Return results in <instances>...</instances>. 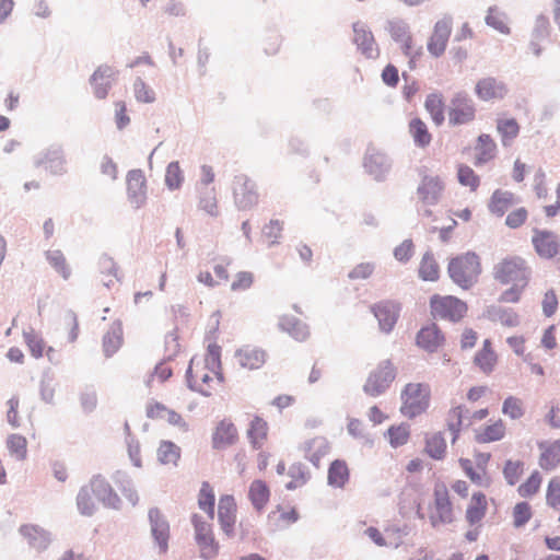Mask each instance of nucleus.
Instances as JSON below:
<instances>
[{
	"label": "nucleus",
	"instance_id": "nucleus-20",
	"mask_svg": "<svg viewBox=\"0 0 560 560\" xmlns=\"http://www.w3.org/2000/svg\"><path fill=\"white\" fill-rule=\"evenodd\" d=\"M211 440L214 448H226L237 442V428L230 419H223L215 425Z\"/></svg>",
	"mask_w": 560,
	"mask_h": 560
},
{
	"label": "nucleus",
	"instance_id": "nucleus-42",
	"mask_svg": "<svg viewBox=\"0 0 560 560\" xmlns=\"http://www.w3.org/2000/svg\"><path fill=\"white\" fill-rule=\"evenodd\" d=\"M424 107L428 110V113L430 114L433 122L436 126H441L445 118L444 117L445 104H444L443 96L438 93H432V94L428 95L425 103H424Z\"/></svg>",
	"mask_w": 560,
	"mask_h": 560
},
{
	"label": "nucleus",
	"instance_id": "nucleus-63",
	"mask_svg": "<svg viewBox=\"0 0 560 560\" xmlns=\"http://www.w3.org/2000/svg\"><path fill=\"white\" fill-rule=\"evenodd\" d=\"M486 22L488 25L494 27L499 32L503 34H509L510 28L506 23L505 15L500 12L498 9L490 8L488 14L486 16Z\"/></svg>",
	"mask_w": 560,
	"mask_h": 560
},
{
	"label": "nucleus",
	"instance_id": "nucleus-46",
	"mask_svg": "<svg viewBox=\"0 0 560 560\" xmlns=\"http://www.w3.org/2000/svg\"><path fill=\"white\" fill-rule=\"evenodd\" d=\"M281 328L299 341H304L310 336L308 328L300 319L285 316L281 319Z\"/></svg>",
	"mask_w": 560,
	"mask_h": 560
},
{
	"label": "nucleus",
	"instance_id": "nucleus-62",
	"mask_svg": "<svg viewBox=\"0 0 560 560\" xmlns=\"http://www.w3.org/2000/svg\"><path fill=\"white\" fill-rule=\"evenodd\" d=\"M133 94L136 100L141 103H153L155 101L154 90L140 78L133 83Z\"/></svg>",
	"mask_w": 560,
	"mask_h": 560
},
{
	"label": "nucleus",
	"instance_id": "nucleus-12",
	"mask_svg": "<svg viewBox=\"0 0 560 560\" xmlns=\"http://www.w3.org/2000/svg\"><path fill=\"white\" fill-rule=\"evenodd\" d=\"M421 180L417 188L419 200L425 205H435L445 189L444 182L438 175H430L424 170L420 172Z\"/></svg>",
	"mask_w": 560,
	"mask_h": 560
},
{
	"label": "nucleus",
	"instance_id": "nucleus-48",
	"mask_svg": "<svg viewBox=\"0 0 560 560\" xmlns=\"http://www.w3.org/2000/svg\"><path fill=\"white\" fill-rule=\"evenodd\" d=\"M489 317L491 320L500 323L506 327H516L520 324L518 314L512 308L492 307L489 310Z\"/></svg>",
	"mask_w": 560,
	"mask_h": 560
},
{
	"label": "nucleus",
	"instance_id": "nucleus-45",
	"mask_svg": "<svg viewBox=\"0 0 560 560\" xmlns=\"http://www.w3.org/2000/svg\"><path fill=\"white\" fill-rule=\"evenodd\" d=\"M419 277L423 281H436L440 278V267L432 253H425L420 261Z\"/></svg>",
	"mask_w": 560,
	"mask_h": 560
},
{
	"label": "nucleus",
	"instance_id": "nucleus-7",
	"mask_svg": "<svg viewBox=\"0 0 560 560\" xmlns=\"http://www.w3.org/2000/svg\"><path fill=\"white\" fill-rule=\"evenodd\" d=\"M191 522L200 556L206 560L215 558L219 552V544L214 538L211 521H205L201 516L194 514Z\"/></svg>",
	"mask_w": 560,
	"mask_h": 560
},
{
	"label": "nucleus",
	"instance_id": "nucleus-55",
	"mask_svg": "<svg viewBox=\"0 0 560 560\" xmlns=\"http://www.w3.org/2000/svg\"><path fill=\"white\" fill-rule=\"evenodd\" d=\"M7 446L12 456L19 460L26 458L27 441L20 434H11L7 440Z\"/></svg>",
	"mask_w": 560,
	"mask_h": 560
},
{
	"label": "nucleus",
	"instance_id": "nucleus-56",
	"mask_svg": "<svg viewBox=\"0 0 560 560\" xmlns=\"http://www.w3.org/2000/svg\"><path fill=\"white\" fill-rule=\"evenodd\" d=\"M457 178L460 185L469 187L471 191H476L480 185L479 176L470 166L465 164L458 165Z\"/></svg>",
	"mask_w": 560,
	"mask_h": 560
},
{
	"label": "nucleus",
	"instance_id": "nucleus-15",
	"mask_svg": "<svg viewBox=\"0 0 560 560\" xmlns=\"http://www.w3.org/2000/svg\"><path fill=\"white\" fill-rule=\"evenodd\" d=\"M127 197L135 209L141 208L147 200V178L141 170H131L127 174Z\"/></svg>",
	"mask_w": 560,
	"mask_h": 560
},
{
	"label": "nucleus",
	"instance_id": "nucleus-38",
	"mask_svg": "<svg viewBox=\"0 0 560 560\" xmlns=\"http://www.w3.org/2000/svg\"><path fill=\"white\" fill-rule=\"evenodd\" d=\"M525 472V462L518 458H508L502 466L505 482L513 487L517 485Z\"/></svg>",
	"mask_w": 560,
	"mask_h": 560
},
{
	"label": "nucleus",
	"instance_id": "nucleus-36",
	"mask_svg": "<svg viewBox=\"0 0 560 560\" xmlns=\"http://www.w3.org/2000/svg\"><path fill=\"white\" fill-rule=\"evenodd\" d=\"M350 478V470L347 463L342 459L334 460L328 468V485L334 488H343Z\"/></svg>",
	"mask_w": 560,
	"mask_h": 560
},
{
	"label": "nucleus",
	"instance_id": "nucleus-4",
	"mask_svg": "<svg viewBox=\"0 0 560 560\" xmlns=\"http://www.w3.org/2000/svg\"><path fill=\"white\" fill-rule=\"evenodd\" d=\"M428 520L433 527L452 524L455 521L454 505L445 483L434 485L432 501L428 506Z\"/></svg>",
	"mask_w": 560,
	"mask_h": 560
},
{
	"label": "nucleus",
	"instance_id": "nucleus-29",
	"mask_svg": "<svg viewBox=\"0 0 560 560\" xmlns=\"http://www.w3.org/2000/svg\"><path fill=\"white\" fill-rule=\"evenodd\" d=\"M268 422L260 416H254L246 430V436L252 447L255 450L261 448L268 440Z\"/></svg>",
	"mask_w": 560,
	"mask_h": 560
},
{
	"label": "nucleus",
	"instance_id": "nucleus-24",
	"mask_svg": "<svg viewBox=\"0 0 560 560\" xmlns=\"http://www.w3.org/2000/svg\"><path fill=\"white\" fill-rule=\"evenodd\" d=\"M116 71L109 66L98 67L91 77L94 95L104 100L109 92L112 82L114 81Z\"/></svg>",
	"mask_w": 560,
	"mask_h": 560
},
{
	"label": "nucleus",
	"instance_id": "nucleus-3",
	"mask_svg": "<svg viewBox=\"0 0 560 560\" xmlns=\"http://www.w3.org/2000/svg\"><path fill=\"white\" fill-rule=\"evenodd\" d=\"M481 271L480 257L474 252L459 254L451 258L447 265L450 278L463 290L472 288L478 282Z\"/></svg>",
	"mask_w": 560,
	"mask_h": 560
},
{
	"label": "nucleus",
	"instance_id": "nucleus-16",
	"mask_svg": "<svg viewBox=\"0 0 560 560\" xmlns=\"http://www.w3.org/2000/svg\"><path fill=\"white\" fill-rule=\"evenodd\" d=\"M152 537L158 545L159 553L165 555L168 550V540L171 537L170 524L160 510L151 509L149 511Z\"/></svg>",
	"mask_w": 560,
	"mask_h": 560
},
{
	"label": "nucleus",
	"instance_id": "nucleus-59",
	"mask_svg": "<svg viewBox=\"0 0 560 560\" xmlns=\"http://www.w3.org/2000/svg\"><path fill=\"white\" fill-rule=\"evenodd\" d=\"M291 480L285 485L288 490H294L304 486L308 480V474L301 464L292 465L289 469Z\"/></svg>",
	"mask_w": 560,
	"mask_h": 560
},
{
	"label": "nucleus",
	"instance_id": "nucleus-57",
	"mask_svg": "<svg viewBox=\"0 0 560 560\" xmlns=\"http://www.w3.org/2000/svg\"><path fill=\"white\" fill-rule=\"evenodd\" d=\"M425 452L434 459H442L446 453V442L442 434L435 433L427 440Z\"/></svg>",
	"mask_w": 560,
	"mask_h": 560
},
{
	"label": "nucleus",
	"instance_id": "nucleus-61",
	"mask_svg": "<svg viewBox=\"0 0 560 560\" xmlns=\"http://www.w3.org/2000/svg\"><path fill=\"white\" fill-rule=\"evenodd\" d=\"M96 499L89 486H84L78 494V508L84 515H91L95 510Z\"/></svg>",
	"mask_w": 560,
	"mask_h": 560
},
{
	"label": "nucleus",
	"instance_id": "nucleus-33",
	"mask_svg": "<svg viewBox=\"0 0 560 560\" xmlns=\"http://www.w3.org/2000/svg\"><path fill=\"white\" fill-rule=\"evenodd\" d=\"M96 501H101L108 505H115L118 497L114 493L110 485L101 476L94 477L88 485Z\"/></svg>",
	"mask_w": 560,
	"mask_h": 560
},
{
	"label": "nucleus",
	"instance_id": "nucleus-52",
	"mask_svg": "<svg viewBox=\"0 0 560 560\" xmlns=\"http://www.w3.org/2000/svg\"><path fill=\"white\" fill-rule=\"evenodd\" d=\"M122 343V331L120 327H112L103 338V349L107 357L117 352Z\"/></svg>",
	"mask_w": 560,
	"mask_h": 560
},
{
	"label": "nucleus",
	"instance_id": "nucleus-50",
	"mask_svg": "<svg viewBox=\"0 0 560 560\" xmlns=\"http://www.w3.org/2000/svg\"><path fill=\"white\" fill-rule=\"evenodd\" d=\"M526 407L524 400L520 397L510 395L502 404V413L512 420H518L524 417Z\"/></svg>",
	"mask_w": 560,
	"mask_h": 560
},
{
	"label": "nucleus",
	"instance_id": "nucleus-34",
	"mask_svg": "<svg viewBox=\"0 0 560 560\" xmlns=\"http://www.w3.org/2000/svg\"><path fill=\"white\" fill-rule=\"evenodd\" d=\"M474 362L486 374H490L494 370L498 354L489 339L483 340L482 348L476 353Z\"/></svg>",
	"mask_w": 560,
	"mask_h": 560
},
{
	"label": "nucleus",
	"instance_id": "nucleus-19",
	"mask_svg": "<svg viewBox=\"0 0 560 560\" xmlns=\"http://www.w3.org/2000/svg\"><path fill=\"white\" fill-rule=\"evenodd\" d=\"M237 504L233 495L224 494L219 499L218 518L221 529L231 536L236 523Z\"/></svg>",
	"mask_w": 560,
	"mask_h": 560
},
{
	"label": "nucleus",
	"instance_id": "nucleus-39",
	"mask_svg": "<svg viewBox=\"0 0 560 560\" xmlns=\"http://www.w3.org/2000/svg\"><path fill=\"white\" fill-rule=\"evenodd\" d=\"M299 518V513L294 508L284 509L278 506L268 515V521L275 528H282L295 523Z\"/></svg>",
	"mask_w": 560,
	"mask_h": 560
},
{
	"label": "nucleus",
	"instance_id": "nucleus-64",
	"mask_svg": "<svg viewBox=\"0 0 560 560\" xmlns=\"http://www.w3.org/2000/svg\"><path fill=\"white\" fill-rule=\"evenodd\" d=\"M173 409L158 400H151L145 407V415L152 420H165Z\"/></svg>",
	"mask_w": 560,
	"mask_h": 560
},
{
	"label": "nucleus",
	"instance_id": "nucleus-22",
	"mask_svg": "<svg viewBox=\"0 0 560 560\" xmlns=\"http://www.w3.org/2000/svg\"><path fill=\"white\" fill-rule=\"evenodd\" d=\"M235 359L243 369L258 370L266 363L267 354L265 350L247 345L235 352Z\"/></svg>",
	"mask_w": 560,
	"mask_h": 560
},
{
	"label": "nucleus",
	"instance_id": "nucleus-9",
	"mask_svg": "<svg viewBox=\"0 0 560 560\" xmlns=\"http://www.w3.org/2000/svg\"><path fill=\"white\" fill-rule=\"evenodd\" d=\"M396 377V369L389 360L381 362L369 375L364 390L371 396L384 393Z\"/></svg>",
	"mask_w": 560,
	"mask_h": 560
},
{
	"label": "nucleus",
	"instance_id": "nucleus-32",
	"mask_svg": "<svg viewBox=\"0 0 560 560\" xmlns=\"http://www.w3.org/2000/svg\"><path fill=\"white\" fill-rule=\"evenodd\" d=\"M271 491L265 480L255 479L248 488V499L253 508L258 512H262L269 503Z\"/></svg>",
	"mask_w": 560,
	"mask_h": 560
},
{
	"label": "nucleus",
	"instance_id": "nucleus-21",
	"mask_svg": "<svg viewBox=\"0 0 560 560\" xmlns=\"http://www.w3.org/2000/svg\"><path fill=\"white\" fill-rule=\"evenodd\" d=\"M302 452L308 462L319 467L322 459L330 452V444L325 436H314L303 443Z\"/></svg>",
	"mask_w": 560,
	"mask_h": 560
},
{
	"label": "nucleus",
	"instance_id": "nucleus-31",
	"mask_svg": "<svg viewBox=\"0 0 560 560\" xmlns=\"http://www.w3.org/2000/svg\"><path fill=\"white\" fill-rule=\"evenodd\" d=\"M475 92L480 100L492 101L503 98L506 94V88L494 78H485L477 82Z\"/></svg>",
	"mask_w": 560,
	"mask_h": 560
},
{
	"label": "nucleus",
	"instance_id": "nucleus-27",
	"mask_svg": "<svg viewBox=\"0 0 560 560\" xmlns=\"http://www.w3.org/2000/svg\"><path fill=\"white\" fill-rule=\"evenodd\" d=\"M416 340L423 350L434 352L444 343V336L435 324H430L419 330Z\"/></svg>",
	"mask_w": 560,
	"mask_h": 560
},
{
	"label": "nucleus",
	"instance_id": "nucleus-51",
	"mask_svg": "<svg viewBox=\"0 0 560 560\" xmlns=\"http://www.w3.org/2000/svg\"><path fill=\"white\" fill-rule=\"evenodd\" d=\"M546 504L559 512L558 521L560 522V475L553 476L548 481L546 488Z\"/></svg>",
	"mask_w": 560,
	"mask_h": 560
},
{
	"label": "nucleus",
	"instance_id": "nucleus-28",
	"mask_svg": "<svg viewBox=\"0 0 560 560\" xmlns=\"http://www.w3.org/2000/svg\"><path fill=\"white\" fill-rule=\"evenodd\" d=\"M517 203V197L514 192L509 190L497 189L492 192L489 202V211L497 215L502 217Z\"/></svg>",
	"mask_w": 560,
	"mask_h": 560
},
{
	"label": "nucleus",
	"instance_id": "nucleus-49",
	"mask_svg": "<svg viewBox=\"0 0 560 560\" xmlns=\"http://www.w3.org/2000/svg\"><path fill=\"white\" fill-rule=\"evenodd\" d=\"M541 483V474L538 470H533L530 475L517 487V493L522 498H532L539 492Z\"/></svg>",
	"mask_w": 560,
	"mask_h": 560
},
{
	"label": "nucleus",
	"instance_id": "nucleus-41",
	"mask_svg": "<svg viewBox=\"0 0 560 560\" xmlns=\"http://www.w3.org/2000/svg\"><path fill=\"white\" fill-rule=\"evenodd\" d=\"M466 412H467L466 407L463 405H458V406L452 407L448 410V412L446 413L445 422H446L447 429L453 434V442H455L459 436Z\"/></svg>",
	"mask_w": 560,
	"mask_h": 560
},
{
	"label": "nucleus",
	"instance_id": "nucleus-14",
	"mask_svg": "<svg viewBox=\"0 0 560 560\" xmlns=\"http://www.w3.org/2000/svg\"><path fill=\"white\" fill-rule=\"evenodd\" d=\"M353 43L358 50L369 59H374L378 56L380 49L375 42L374 35L368 25L361 21H357L352 25Z\"/></svg>",
	"mask_w": 560,
	"mask_h": 560
},
{
	"label": "nucleus",
	"instance_id": "nucleus-44",
	"mask_svg": "<svg viewBox=\"0 0 560 560\" xmlns=\"http://www.w3.org/2000/svg\"><path fill=\"white\" fill-rule=\"evenodd\" d=\"M409 132L416 143L420 148H425L431 143L432 136L425 125L420 118H413L409 122Z\"/></svg>",
	"mask_w": 560,
	"mask_h": 560
},
{
	"label": "nucleus",
	"instance_id": "nucleus-26",
	"mask_svg": "<svg viewBox=\"0 0 560 560\" xmlns=\"http://www.w3.org/2000/svg\"><path fill=\"white\" fill-rule=\"evenodd\" d=\"M197 209L210 218L220 215L221 208L214 187H201L198 190Z\"/></svg>",
	"mask_w": 560,
	"mask_h": 560
},
{
	"label": "nucleus",
	"instance_id": "nucleus-53",
	"mask_svg": "<svg viewBox=\"0 0 560 560\" xmlns=\"http://www.w3.org/2000/svg\"><path fill=\"white\" fill-rule=\"evenodd\" d=\"M386 435L393 447L405 445L410 438L409 425L405 423L392 425L388 428Z\"/></svg>",
	"mask_w": 560,
	"mask_h": 560
},
{
	"label": "nucleus",
	"instance_id": "nucleus-35",
	"mask_svg": "<svg viewBox=\"0 0 560 560\" xmlns=\"http://www.w3.org/2000/svg\"><path fill=\"white\" fill-rule=\"evenodd\" d=\"M24 341L35 359H39L46 352V355L50 361L54 359L55 350L51 347L46 348L44 339L34 330L23 332Z\"/></svg>",
	"mask_w": 560,
	"mask_h": 560
},
{
	"label": "nucleus",
	"instance_id": "nucleus-60",
	"mask_svg": "<svg viewBox=\"0 0 560 560\" xmlns=\"http://www.w3.org/2000/svg\"><path fill=\"white\" fill-rule=\"evenodd\" d=\"M47 260L63 279H69L71 270L67 264L66 257L60 250L48 252Z\"/></svg>",
	"mask_w": 560,
	"mask_h": 560
},
{
	"label": "nucleus",
	"instance_id": "nucleus-43",
	"mask_svg": "<svg viewBox=\"0 0 560 560\" xmlns=\"http://www.w3.org/2000/svg\"><path fill=\"white\" fill-rule=\"evenodd\" d=\"M214 502L215 494L212 486L203 481L198 493V506L208 514L210 521L214 517Z\"/></svg>",
	"mask_w": 560,
	"mask_h": 560
},
{
	"label": "nucleus",
	"instance_id": "nucleus-1",
	"mask_svg": "<svg viewBox=\"0 0 560 560\" xmlns=\"http://www.w3.org/2000/svg\"><path fill=\"white\" fill-rule=\"evenodd\" d=\"M491 275L498 284L508 287L499 300L504 303H517L530 283L533 269L523 256L506 255L493 265Z\"/></svg>",
	"mask_w": 560,
	"mask_h": 560
},
{
	"label": "nucleus",
	"instance_id": "nucleus-17",
	"mask_svg": "<svg viewBox=\"0 0 560 560\" xmlns=\"http://www.w3.org/2000/svg\"><path fill=\"white\" fill-rule=\"evenodd\" d=\"M508 427L503 419L498 418L477 428L474 431V440L478 444H491L505 439Z\"/></svg>",
	"mask_w": 560,
	"mask_h": 560
},
{
	"label": "nucleus",
	"instance_id": "nucleus-54",
	"mask_svg": "<svg viewBox=\"0 0 560 560\" xmlns=\"http://www.w3.org/2000/svg\"><path fill=\"white\" fill-rule=\"evenodd\" d=\"M184 173L178 162H171L165 172V185L170 190H177L184 183Z\"/></svg>",
	"mask_w": 560,
	"mask_h": 560
},
{
	"label": "nucleus",
	"instance_id": "nucleus-11",
	"mask_svg": "<svg viewBox=\"0 0 560 560\" xmlns=\"http://www.w3.org/2000/svg\"><path fill=\"white\" fill-rule=\"evenodd\" d=\"M532 245L536 255L541 259H553L560 254V243L557 235L549 230L535 229Z\"/></svg>",
	"mask_w": 560,
	"mask_h": 560
},
{
	"label": "nucleus",
	"instance_id": "nucleus-37",
	"mask_svg": "<svg viewBox=\"0 0 560 560\" xmlns=\"http://www.w3.org/2000/svg\"><path fill=\"white\" fill-rule=\"evenodd\" d=\"M520 124L515 118H498L497 131L503 147H510L520 135Z\"/></svg>",
	"mask_w": 560,
	"mask_h": 560
},
{
	"label": "nucleus",
	"instance_id": "nucleus-5",
	"mask_svg": "<svg viewBox=\"0 0 560 560\" xmlns=\"http://www.w3.org/2000/svg\"><path fill=\"white\" fill-rule=\"evenodd\" d=\"M400 411L408 418L423 413L430 406L431 388L427 383H408L400 395Z\"/></svg>",
	"mask_w": 560,
	"mask_h": 560
},
{
	"label": "nucleus",
	"instance_id": "nucleus-8",
	"mask_svg": "<svg viewBox=\"0 0 560 560\" xmlns=\"http://www.w3.org/2000/svg\"><path fill=\"white\" fill-rule=\"evenodd\" d=\"M234 205L238 210H249L258 203L256 184L245 174L234 176L231 183Z\"/></svg>",
	"mask_w": 560,
	"mask_h": 560
},
{
	"label": "nucleus",
	"instance_id": "nucleus-6",
	"mask_svg": "<svg viewBox=\"0 0 560 560\" xmlns=\"http://www.w3.org/2000/svg\"><path fill=\"white\" fill-rule=\"evenodd\" d=\"M430 310L434 318L459 322L467 314L468 306L456 296L434 294L430 299Z\"/></svg>",
	"mask_w": 560,
	"mask_h": 560
},
{
	"label": "nucleus",
	"instance_id": "nucleus-2",
	"mask_svg": "<svg viewBox=\"0 0 560 560\" xmlns=\"http://www.w3.org/2000/svg\"><path fill=\"white\" fill-rule=\"evenodd\" d=\"M187 376L189 386L205 396L220 390L224 384L221 347L217 342H210L202 359H191Z\"/></svg>",
	"mask_w": 560,
	"mask_h": 560
},
{
	"label": "nucleus",
	"instance_id": "nucleus-25",
	"mask_svg": "<svg viewBox=\"0 0 560 560\" xmlns=\"http://www.w3.org/2000/svg\"><path fill=\"white\" fill-rule=\"evenodd\" d=\"M475 165L480 166L495 159L498 145L488 133H481L475 143Z\"/></svg>",
	"mask_w": 560,
	"mask_h": 560
},
{
	"label": "nucleus",
	"instance_id": "nucleus-18",
	"mask_svg": "<svg viewBox=\"0 0 560 560\" xmlns=\"http://www.w3.org/2000/svg\"><path fill=\"white\" fill-rule=\"evenodd\" d=\"M452 31V20L442 19L434 25L433 33L428 43V50L434 57H440L444 54L448 38Z\"/></svg>",
	"mask_w": 560,
	"mask_h": 560
},
{
	"label": "nucleus",
	"instance_id": "nucleus-13",
	"mask_svg": "<svg viewBox=\"0 0 560 560\" xmlns=\"http://www.w3.org/2000/svg\"><path fill=\"white\" fill-rule=\"evenodd\" d=\"M537 464L542 471L550 472L560 467V438L537 443Z\"/></svg>",
	"mask_w": 560,
	"mask_h": 560
},
{
	"label": "nucleus",
	"instance_id": "nucleus-40",
	"mask_svg": "<svg viewBox=\"0 0 560 560\" xmlns=\"http://www.w3.org/2000/svg\"><path fill=\"white\" fill-rule=\"evenodd\" d=\"M20 532L28 544L37 550L45 549L48 546L49 537L44 529L35 525H23Z\"/></svg>",
	"mask_w": 560,
	"mask_h": 560
},
{
	"label": "nucleus",
	"instance_id": "nucleus-30",
	"mask_svg": "<svg viewBox=\"0 0 560 560\" xmlns=\"http://www.w3.org/2000/svg\"><path fill=\"white\" fill-rule=\"evenodd\" d=\"M488 510L487 498L482 492H474L465 512V518L470 526H480Z\"/></svg>",
	"mask_w": 560,
	"mask_h": 560
},
{
	"label": "nucleus",
	"instance_id": "nucleus-23",
	"mask_svg": "<svg viewBox=\"0 0 560 560\" xmlns=\"http://www.w3.org/2000/svg\"><path fill=\"white\" fill-rule=\"evenodd\" d=\"M373 313L383 331L389 332L399 317V306L394 302H380L373 307Z\"/></svg>",
	"mask_w": 560,
	"mask_h": 560
},
{
	"label": "nucleus",
	"instance_id": "nucleus-47",
	"mask_svg": "<svg viewBox=\"0 0 560 560\" xmlns=\"http://www.w3.org/2000/svg\"><path fill=\"white\" fill-rule=\"evenodd\" d=\"M156 455L160 463L175 466L180 458V448L171 441H162Z\"/></svg>",
	"mask_w": 560,
	"mask_h": 560
},
{
	"label": "nucleus",
	"instance_id": "nucleus-58",
	"mask_svg": "<svg viewBox=\"0 0 560 560\" xmlns=\"http://www.w3.org/2000/svg\"><path fill=\"white\" fill-rule=\"evenodd\" d=\"M533 516V510L528 502L522 501L514 505L512 511L513 525L515 527L524 526Z\"/></svg>",
	"mask_w": 560,
	"mask_h": 560
},
{
	"label": "nucleus",
	"instance_id": "nucleus-10",
	"mask_svg": "<svg viewBox=\"0 0 560 560\" xmlns=\"http://www.w3.org/2000/svg\"><path fill=\"white\" fill-rule=\"evenodd\" d=\"M476 105L465 93H456L450 103L448 122L452 126L467 125L476 118Z\"/></svg>",
	"mask_w": 560,
	"mask_h": 560
}]
</instances>
